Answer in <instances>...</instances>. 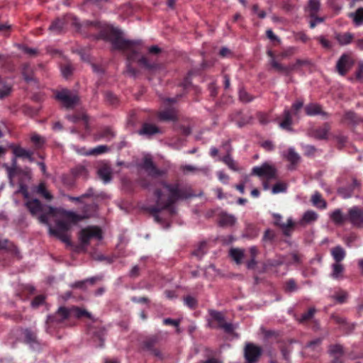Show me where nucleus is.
Returning <instances> with one entry per match:
<instances>
[{
    "label": "nucleus",
    "mask_w": 363,
    "mask_h": 363,
    "mask_svg": "<svg viewBox=\"0 0 363 363\" xmlns=\"http://www.w3.org/2000/svg\"><path fill=\"white\" fill-rule=\"evenodd\" d=\"M90 26L99 28V31L95 38L97 40H104L111 43L112 49L120 50L126 56L127 65L126 71L132 76L135 77L138 70L132 67L133 62H138L140 67L153 72L159 69L160 65L157 60L151 55H158L162 52L161 48L157 45H152L148 48V53L146 55L143 53V42L140 40H126L123 38L122 33L113 27H101L98 22H90Z\"/></svg>",
    "instance_id": "nucleus-1"
},
{
    "label": "nucleus",
    "mask_w": 363,
    "mask_h": 363,
    "mask_svg": "<svg viewBox=\"0 0 363 363\" xmlns=\"http://www.w3.org/2000/svg\"><path fill=\"white\" fill-rule=\"evenodd\" d=\"M161 184L169 192L167 199L162 197V191L160 189L154 191V195L156 197V204L146 208V211L150 213L155 218L157 223H162L163 219L159 213L164 210H167L171 216L175 214L176 211L174 204L179 200L186 199L191 196V194L186 188H180L179 184H169L166 182H162Z\"/></svg>",
    "instance_id": "nucleus-2"
},
{
    "label": "nucleus",
    "mask_w": 363,
    "mask_h": 363,
    "mask_svg": "<svg viewBox=\"0 0 363 363\" xmlns=\"http://www.w3.org/2000/svg\"><path fill=\"white\" fill-rule=\"evenodd\" d=\"M72 317L77 319L86 317L95 323L91 314L85 309L77 306L72 308L60 306L55 314L48 316L46 324L48 328L55 329L72 326L74 325L71 320Z\"/></svg>",
    "instance_id": "nucleus-3"
},
{
    "label": "nucleus",
    "mask_w": 363,
    "mask_h": 363,
    "mask_svg": "<svg viewBox=\"0 0 363 363\" xmlns=\"http://www.w3.org/2000/svg\"><path fill=\"white\" fill-rule=\"evenodd\" d=\"M60 214L62 219L56 220V228H54L60 232H68L71 229L72 224H77L87 217V216H81L72 211L65 209L60 210Z\"/></svg>",
    "instance_id": "nucleus-4"
},
{
    "label": "nucleus",
    "mask_w": 363,
    "mask_h": 363,
    "mask_svg": "<svg viewBox=\"0 0 363 363\" xmlns=\"http://www.w3.org/2000/svg\"><path fill=\"white\" fill-rule=\"evenodd\" d=\"M161 340L160 333L147 335L141 342V349L159 359H163L164 354L160 348Z\"/></svg>",
    "instance_id": "nucleus-5"
},
{
    "label": "nucleus",
    "mask_w": 363,
    "mask_h": 363,
    "mask_svg": "<svg viewBox=\"0 0 363 363\" xmlns=\"http://www.w3.org/2000/svg\"><path fill=\"white\" fill-rule=\"evenodd\" d=\"M210 318L208 319V325L211 328H220L227 333H232L234 327L232 323H226L223 314L218 311L211 309L208 311Z\"/></svg>",
    "instance_id": "nucleus-6"
},
{
    "label": "nucleus",
    "mask_w": 363,
    "mask_h": 363,
    "mask_svg": "<svg viewBox=\"0 0 363 363\" xmlns=\"http://www.w3.org/2000/svg\"><path fill=\"white\" fill-rule=\"evenodd\" d=\"M101 240L102 231L98 226H88L82 229L79 233V239L81 244L86 247L91 239Z\"/></svg>",
    "instance_id": "nucleus-7"
},
{
    "label": "nucleus",
    "mask_w": 363,
    "mask_h": 363,
    "mask_svg": "<svg viewBox=\"0 0 363 363\" xmlns=\"http://www.w3.org/2000/svg\"><path fill=\"white\" fill-rule=\"evenodd\" d=\"M70 21H72L73 25L79 26V23L76 18H72L70 15H65L55 18L50 25L48 30L55 34H61L64 32L65 26Z\"/></svg>",
    "instance_id": "nucleus-8"
},
{
    "label": "nucleus",
    "mask_w": 363,
    "mask_h": 363,
    "mask_svg": "<svg viewBox=\"0 0 363 363\" xmlns=\"http://www.w3.org/2000/svg\"><path fill=\"white\" fill-rule=\"evenodd\" d=\"M55 98L60 101L66 108H73L79 101V96L68 89L58 91Z\"/></svg>",
    "instance_id": "nucleus-9"
},
{
    "label": "nucleus",
    "mask_w": 363,
    "mask_h": 363,
    "mask_svg": "<svg viewBox=\"0 0 363 363\" xmlns=\"http://www.w3.org/2000/svg\"><path fill=\"white\" fill-rule=\"evenodd\" d=\"M362 184L356 178H352L350 183L340 186L337 189V194L342 198L346 199L352 197L355 193H359Z\"/></svg>",
    "instance_id": "nucleus-10"
},
{
    "label": "nucleus",
    "mask_w": 363,
    "mask_h": 363,
    "mask_svg": "<svg viewBox=\"0 0 363 363\" xmlns=\"http://www.w3.org/2000/svg\"><path fill=\"white\" fill-rule=\"evenodd\" d=\"M140 167L144 169L148 176L152 178H157L165 174L166 171L158 169L150 156L143 157Z\"/></svg>",
    "instance_id": "nucleus-11"
},
{
    "label": "nucleus",
    "mask_w": 363,
    "mask_h": 363,
    "mask_svg": "<svg viewBox=\"0 0 363 363\" xmlns=\"http://www.w3.org/2000/svg\"><path fill=\"white\" fill-rule=\"evenodd\" d=\"M347 221L357 228L363 227V209L357 206L349 208L347 213Z\"/></svg>",
    "instance_id": "nucleus-12"
},
{
    "label": "nucleus",
    "mask_w": 363,
    "mask_h": 363,
    "mask_svg": "<svg viewBox=\"0 0 363 363\" xmlns=\"http://www.w3.org/2000/svg\"><path fill=\"white\" fill-rule=\"evenodd\" d=\"M262 350L260 347L249 342L245 345L244 349V357L247 362L256 363L262 355Z\"/></svg>",
    "instance_id": "nucleus-13"
},
{
    "label": "nucleus",
    "mask_w": 363,
    "mask_h": 363,
    "mask_svg": "<svg viewBox=\"0 0 363 363\" xmlns=\"http://www.w3.org/2000/svg\"><path fill=\"white\" fill-rule=\"evenodd\" d=\"M252 173L259 177L269 179L275 177L277 171L273 166L264 163L259 167H255L252 169Z\"/></svg>",
    "instance_id": "nucleus-14"
},
{
    "label": "nucleus",
    "mask_w": 363,
    "mask_h": 363,
    "mask_svg": "<svg viewBox=\"0 0 363 363\" xmlns=\"http://www.w3.org/2000/svg\"><path fill=\"white\" fill-rule=\"evenodd\" d=\"M352 65V61L348 55H342L336 63V69L341 76H345Z\"/></svg>",
    "instance_id": "nucleus-15"
},
{
    "label": "nucleus",
    "mask_w": 363,
    "mask_h": 363,
    "mask_svg": "<svg viewBox=\"0 0 363 363\" xmlns=\"http://www.w3.org/2000/svg\"><path fill=\"white\" fill-rule=\"evenodd\" d=\"M319 218L318 214L313 211L308 210L303 213L301 218L296 221V226L306 227L315 223Z\"/></svg>",
    "instance_id": "nucleus-16"
},
{
    "label": "nucleus",
    "mask_w": 363,
    "mask_h": 363,
    "mask_svg": "<svg viewBox=\"0 0 363 363\" xmlns=\"http://www.w3.org/2000/svg\"><path fill=\"white\" fill-rule=\"evenodd\" d=\"M274 224L277 226H279L280 228L282 230L283 233L286 236H289L291 235L293 228L294 226V222L291 218L288 219L286 223H284L282 221V218L281 216L278 214H275L274 216Z\"/></svg>",
    "instance_id": "nucleus-17"
},
{
    "label": "nucleus",
    "mask_w": 363,
    "mask_h": 363,
    "mask_svg": "<svg viewBox=\"0 0 363 363\" xmlns=\"http://www.w3.org/2000/svg\"><path fill=\"white\" fill-rule=\"evenodd\" d=\"M89 333L92 335V337L95 342H97V347H103L104 345V337L106 335V330L102 327H89Z\"/></svg>",
    "instance_id": "nucleus-18"
},
{
    "label": "nucleus",
    "mask_w": 363,
    "mask_h": 363,
    "mask_svg": "<svg viewBox=\"0 0 363 363\" xmlns=\"http://www.w3.org/2000/svg\"><path fill=\"white\" fill-rule=\"evenodd\" d=\"M323 339L320 337L310 341L304 347V350L302 353L311 355L313 357H316L321 350L320 345Z\"/></svg>",
    "instance_id": "nucleus-19"
},
{
    "label": "nucleus",
    "mask_w": 363,
    "mask_h": 363,
    "mask_svg": "<svg viewBox=\"0 0 363 363\" xmlns=\"http://www.w3.org/2000/svg\"><path fill=\"white\" fill-rule=\"evenodd\" d=\"M116 136V133L110 126H104L100 128L94 134V140H105L106 141L111 140Z\"/></svg>",
    "instance_id": "nucleus-20"
},
{
    "label": "nucleus",
    "mask_w": 363,
    "mask_h": 363,
    "mask_svg": "<svg viewBox=\"0 0 363 363\" xmlns=\"http://www.w3.org/2000/svg\"><path fill=\"white\" fill-rule=\"evenodd\" d=\"M330 130V125H329V123H324L323 126L312 130L311 135L313 138L317 140H328Z\"/></svg>",
    "instance_id": "nucleus-21"
},
{
    "label": "nucleus",
    "mask_w": 363,
    "mask_h": 363,
    "mask_svg": "<svg viewBox=\"0 0 363 363\" xmlns=\"http://www.w3.org/2000/svg\"><path fill=\"white\" fill-rule=\"evenodd\" d=\"M295 109V103L291 106V110L285 109L282 115V119L279 123V126L286 130H291L292 125L291 111Z\"/></svg>",
    "instance_id": "nucleus-22"
},
{
    "label": "nucleus",
    "mask_w": 363,
    "mask_h": 363,
    "mask_svg": "<svg viewBox=\"0 0 363 363\" xmlns=\"http://www.w3.org/2000/svg\"><path fill=\"white\" fill-rule=\"evenodd\" d=\"M26 206L32 216H36L43 211V204L38 199H33L26 202Z\"/></svg>",
    "instance_id": "nucleus-23"
},
{
    "label": "nucleus",
    "mask_w": 363,
    "mask_h": 363,
    "mask_svg": "<svg viewBox=\"0 0 363 363\" xmlns=\"http://www.w3.org/2000/svg\"><path fill=\"white\" fill-rule=\"evenodd\" d=\"M158 118L162 121H175L177 120L176 110L173 107L167 108L159 113Z\"/></svg>",
    "instance_id": "nucleus-24"
},
{
    "label": "nucleus",
    "mask_w": 363,
    "mask_h": 363,
    "mask_svg": "<svg viewBox=\"0 0 363 363\" xmlns=\"http://www.w3.org/2000/svg\"><path fill=\"white\" fill-rule=\"evenodd\" d=\"M306 113L308 116H313L316 115H321L323 117H328L329 114L327 112L323 111L320 105L317 104H309L305 107Z\"/></svg>",
    "instance_id": "nucleus-25"
},
{
    "label": "nucleus",
    "mask_w": 363,
    "mask_h": 363,
    "mask_svg": "<svg viewBox=\"0 0 363 363\" xmlns=\"http://www.w3.org/2000/svg\"><path fill=\"white\" fill-rule=\"evenodd\" d=\"M329 217L337 225H342L347 221V214H344L340 208L335 209L330 213Z\"/></svg>",
    "instance_id": "nucleus-26"
},
{
    "label": "nucleus",
    "mask_w": 363,
    "mask_h": 363,
    "mask_svg": "<svg viewBox=\"0 0 363 363\" xmlns=\"http://www.w3.org/2000/svg\"><path fill=\"white\" fill-rule=\"evenodd\" d=\"M236 218L231 214L222 213L219 216V225L222 227L233 226L236 223Z\"/></svg>",
    "instance_id": "nucleus-27"
},
{
    "label": "nucleus",
    "mask_w": 363,
    "mask_h": 363,
    "mask_svg": "<svg viewBox=\"0 0 363 363\" xmlns=\"http://www.w3.org/2000/svg\"><path fill=\"white\" fill-rule=\"evenodd\" d=\"M12 91V85L6 79L0 77V100L9 96Z\"/></svg>",
    "instance_id": "nucleus-28"
},
{
    "label": "nucleus",
    "mask_w": 363,
    "mask_h": 363,
    "mask_svg": "<svg viewBox=\"0 0 363 363\" xmlns=\"http://www.w3.org/2000/svg\"><path fill=\"white\" fill-rule=\"evenodd\" d=\"M311 201L313 206L319 209H325L327 208L326 201L323 199L322 195L318 191H315L313 194Z\"/></svg>",
    "instance_id": "nucleus-29"
},
{
    "label": "nucleus",
    "mask_w": 363,
    "mask_h": 363,
    "mask_svg": "<svg viewBox=\"0 0 363 363\" xmlns=\"http://www.w3.org/2000/svg\"><path fill=\"white\" fill-rule=\"evenodd\" d=\"M98 175L99 178L105 183L107 184L111 182L112 179L111 169L105 165L100 167L98 170Z\"/></svg>",
    "instance_id": "nucleus-30"
},
{
    "label": "nucleus",
    "mask_w": 363,
    "mask_h": 363,
    "mask_svg": "<svg viewBox=\"0 0 363 363\" xmlns=\"http://www.w3.org/2000/svg\"><path fill=\"white\" fill-rule=\"evenodd\" d=\"M160 133V129L155 125L145 123L142 128L139 130L140 135H145L148 136H151L156 133Z\"/></svg>",
    "instance_id": "nucleus-31"
},
{
    "label": "nucleus",
    "mask_w": 363,
    "mask_h": 363,
    "mask_svg": "<svg viewBox=\"0 0 363 363\" xmlns=\"http://www.w3.org/2000/svg\"><path fill=\"white\" fill-rule=\"evenodd\" d=\"M328 354L333 358H341L344 355L343 346L340 344L331 345L328 347Z\"/></svg>",
    "instance_id": "nucleus-32"
},
{
    "label": "nucleus",
    "mask_w": 363,
    "mask_h": 363,
    "mask_svg": "<svg viewBox=\"0 0 363 363\" xmlns=\"http://www.w3.org/2000/svg\"><path fill=\"white\" fill-rule=\"evenodd\" d=\"M0 67L7 72H12L14 69L12 60L9 55L0 54Z\"/></svg>",
    "instance_id": "nucleus-33"
},
{
    "label": "nucleus",
    "mask_w": 363,
    "mask_h": 363,
    "mask_svg": "<svg viewBox=\"0 0 363 363\" xmlns=\"http://www.w3.org/2000/svg\"><path fill=\"white\" fill-rule=\"evenodd\" d=\"M335 38L340 45H347L352 41L354 35L350 33H337Z\"/></svg>",
    "instance_id": "nucleus-34"
},
{
    "label": "nucleus",
    "mask_w": 363,
    "mask_h": 363,
    "mask_svg": "<svg viewBox=\"0 0 363 363\" xmlns=\"http://www.w3.org/2000/svg\"><path fill=\"white\" fill-rule=\"evenodd\" d=\"M35 191L37 194L40 195L48 201H51L53 199L52 195L48 191L45 183L41 182L35 188Z\"/></svg>",
    "instance_id": "nucleus-35"
},
{
    "label": "nucleus",
    "mask_w": 363,
    "mask_h": 363,
    "mask_svg": "<svg viewBox=\"0 0 363 363\" xmlns=\"http://www.w3.org/2000/svg\"><path fill=\"white\" fill-rule=\"evenodd\" d=\"M48 232L50 235L57 238L62 242L67 244L70 243V238L69 236L67 234V232H60L59 230H55L51 226H50Z\"/></svg>",
    "instance_id": "nucleus-36"
},
{
    "label": "nucleus",
    "mask_w": 363,
    "mask_h": 363,
    "mask_svg": "<svg viewBox=\"0 0 363 363\" xmlns=\"http://www.w3.org/2000/svg\"><path fill=\"white\" fill-rule=\"evenodd\" d=\"M281 155L283 158L290 163L289 168L294 169L295 164V149L290 147L286 151H283Z\"/></svg>",
    "instance_id": "nucleus-37"
},
{
    "label": "nucleus",
    "mask_w": 363,
    "mask_h": 363,
    "mask_svg": "<svg viewBox=\"0 0 363 363\" xmlns=\"http://www.w3.org/2000/svg\"><path fill=\"white\" fill-rule=\"evenodd\" d=\"M331 255L335 259V262H340L345 257V251L340 245L333 247L331 250Z\"/></svg>",
    "instance_id": "nucleus-38"
},
{
    "label": "nucleus",
    "mask_w": 363,
    "mask_h": 363,
    "mask_svg": "<svg viewBox=\"0 0 363 363\" xmlns=\"http://www.w3.org/2000/svg\"><path fill=\"white\" fill-rule=\"evenodd\" d=\"M11 149L16 157L26 159V157H30L29 152L30 150H26L20 145H11Z\"/></svg>",
    "instance_id": "nucleus-39"
},
{
    "label": "nucleus",
    "mask_w": 363,
    "mask_h": 363,
    "mask_svg": "<svg viewBox=\"0 0 363 363\" xmlns=\"http://www.w3.org/2000/svg\"><path fill=\"white\" fill-rule=\"evenodd\" d=\"M349 17H350L352 19L355 26H359L362 25L363 8H359L354 13H350Z\"/></svg>",
    "instance_id": "nucleus-40"
},
{
    "label": "nucleus",
    "mask_w": 363,
    "mask_h": 363,
    "mask_svg": "<svg viewBox=\"0 0 363 363\" xmlns=\"http://www.w3.org/2000/svg\"><path fill=\"white\" fill-rule=\"evenodd\" d=\"M24 341L27 344H33L37 342L36 333L31 329L26 328L23 330Z\"/></svg>",
    "instance_id": "nucleus-41"
},
{
    "label": "nucleus",
    "mask_w": 363,
    "mask_h": 363,
    "mask_svg": "<svg viewBox=\"0 0 363 363\" xmlns=\"http://www.w3.org/2000/svg\"><path fill=\"white\" fill-rule=\"evenodd\" d=\"M21 73L26 82H31L33 80V72L30 65L27 63L22 65Z\"/></svg>",
    "instance_id": "nucleus-42"
},
{
    "label": "nucleus",
    "mask_w": 363,
    "mask_h": 363,
    "mask_svg": "<svg viewBox=\"0 0 363 363\" xmlns=\"http://www.w3.org/2000/svg\"><path fill=\"white\" fill-rule=\"evenodd\" d=\"M348 297V293L346 291L342 289L338 290L332 296V298L340 304L345 303Z\"/></svg>",
    "instance_id": "nucleus-43"
},
{
    "label": "nucleus",
    "mask_w": 363,
    "mask_h": 363,
    "mask_svg": "<svg viewBox=\"0 0 363 363\" xmlns=\"http://www.w3.org/2000/svg\"><path fill=\"white\" fill-rule=\"evenodd\" d=\"M69 119L74 123L78 121H83L86 126L88 125L89 123V117L88 116L84 113H77L76 114H73L72 116H68Z\"/></svg>",
    "instance_id": "nucleus-44"
},
{
    "label": "nucleus",
    "mask_w": 363,
    "mask_h": 363,
    "mask_svg": "<svg viewBox=\"0 0 363 363\" xmlns=\"http://www.w3.org/2000/svg\"><path fill=\"white\" fill-rule=\"evenodd\" d=\"M110 148L105 145H98L94 148H92L86 153V155H99L105 152H108Z\"/></svg>",
    "instance_id": "nucleus-45"
},
{
    "label": "nucleus",
    "mask_w": 363,
    "mask_h": 363,
    "mask_svg": "<svg viewBox=\"0 0 363 363\" xmlns=\"http://www.w3.org/2000/svg\"><path fill=\"white\" fill-rule=\"evenodd\" d=\"M206 242H201L197 247L193 251L192 255L201 259L206 253Z\"/></svg>",
    "instance_id": "nucleus-46"
},
{
    "label": "nucleus",
    "mask_w": 363,
    "mask_h": 363,
    "mask_svg": "<svg viewBox=\"0 0 363 363\" xmlns=\"http://www.w3.org/2000/svg\"><path fill=\"white\" fill-rule=\"evenodd\" d=\"M332 269L331 277L335 279H339L344 271V267L340 262L334 263L332 265Z\"/></svg>",
    "instance_id": "nucleus-47"
},
{
    "label": "nucleus",
    "mask_w": 363,
    "mask_h": 363,
    "mask_svg": "<svg viewBox=\"0 0 363 363\" xmlns=\"http://www.w3.org/2000/svg\"><path fill=\"white\" fill-rule=\"evenodd\" d=\"M230 255L237 264H240L244 257V252L240 249L233 248L230 250Z\"/></svg>",
    "instance_id": "nucleus-48"
},
{
    "label": "nucleus",
    "mask_w": 363,
    "mask_h": 363,
    "mask_svg": "<svg viewBox=\"0 0 363 363\" xmlns=\"http://www.w3.org/2000/svg\"><path fill=\"white\" fill-rule=\"evenodd\" d=\"M308 6L311 13V17H313L320 10V0H308Z\"/></svg>",
    "instance_id": "nucleus-49"
},
{
    "label": "nucleus",
    "mask_w": 363,
    "mask_h": 363,
    "mask_svg": "<svg viewBox=\"0 0 363 363\" xmlns=\"http://www.w3.org/2000/svg\"><path fill=\"white\" fill-rule=\"evenodd\" d=\"M0 250H6L12 252H17L16 247L11 242L9 241L6 239H0Z\"/></svg>",
    "instance_id": "nucleus-50"
},
{
    "label": "nucleus",
    "mask_w": 363,
    "mask_h": 363,
    "mask_svg": "<svg viewBox=\"0 0 363 363\" xmlns=\"http://www.w3.org/2000/svg\"><path fill=\"white\" fill-rule=\"evenodd\" d=\"M315 313V308H309V310L307 312H306L301 315V318L298 320V322L301 323H303L310 320H312L314 316Z\"/></svg>",
    "instance_id": "nucleus-51"
},
{
    "label": "nucleus",
    "mask_w": 363,
    "mask_h": 363,
    "mask_svg": "<svg viewBox=\"0 0 363 363\" xmlns=\"http://www.w3.org/2000/svg\"><path fill=\"white\" fill-rule=\"evenodd\" d=\"M4 167L6 169L8 176L10 179H12L17 174H18L21 172V169L19 167H12V166H9L7 164H5Z\"/></svg>",
    "instance_id": "nucleus-52"
},
{
    "label": "nucleus",
    "mask_w": 363,
    "mask_h": 363,
    "mask_svg": "<svg viewBox=\"0 0 363 363\" xmlns=\"http://www.w3.org/2000/svg\"><path fill=\"white\" fill-rule=\"evenodd\" d=\"M267 54L272 58V60H271L272 67L278 72H284L285 68L274 59V56L272 51L269 50L267 52Z\"/></svg>",
    "instance_id": "nucleus-53"
},
{
    "label": "nucleus",
    "mask_w": 363,
    "mask_h": 363,
    "mask_svg": "<svg viewBox=\"0 0 363 363\" xmlns=\"http://www.w3.org/2000/svg\"><path fill=\"white\" fill-rule=\"evenodd\" d=\"M222 161L232 170L237 171L238 167L235 162L231 157L230 155L228 153L225 156H224L222 159Z\"/></svg>",
    "instance_id": "nucleus-54"
},
{
    "label": "nucleus",
    "mask_w": 363,
    "mask_h": 363,
    "mask_svg": "<svg viewBox=\"0 0 363 363\" xmlns=\"http://www.w3.org/2000/svg\"><path fill=\"white\" fill-rule=\"evenodd\" d=\"M239 99L243 103H249L254 99V97L251 96L248 92H247L245 89H241L239 91Z\"/></svg>",
    "instance_id": "nucleus-55"
},
{
    "label": "nucleus",
    "mask_w": 363,
    "mask_h": 363,
    "mask_svg": "<svg viewBox=\"0 0 363 363\" xmlns=\"http://www.w3.org/2000/svg\"><path fill=\"white\" fill-rule=\"evenodd\" d=\"M45 301V296L43 294L36 296L31 301V306L34 308L43 305Z\"/></svg>",
    "instance_id": "nucleus-56"
},
{
    "label": "nucleus",
    "mask_w": 363,
    "mask_h": 363,
    "mask_svg": "<svg viewBox=\"0 0 363 363\" xmlns=\"http://www.w3.org/2000/svg\"><path fill=\"white\" fill-rule=\"evenodd\" d=\"M30 140L36 148L41 147L45 143V140L38 134H33L30 138Z\"/></svg>",
    "instance_id": "nucleus-57"
},
{
    "label": "nucleus",
    "mask_w": 363,
    "mask_h": 363,
    "mask_svg": "<svg viewBox=\"0 0 363 363\" xmlns=\"http://www.w3.org/2000/svg\"><path fill=\"white\" fill-rule=\"evenodd\" d=\"M105 97H106V101L112 106H116L118 103V97L115 94H113L112 92H110V91L106 92Z\"/></svg>",
    "instance_id": "nucleus-58"
},
{
    "label": "nucleus",
    "mask_w": 363,
    "mask_h": 363,
    "mask_svg": "<svg viewBox=\"0 0 363 363\" xmlns=\"http://www.w3.org/2000/svg\"><path fill=\"white\" fill-rule=\"evenodd\" d=\"M19 50H22L24 53L30 56H35L38 54V50L29 48L25 45H18Z\"/></svg>",
    "instance_id": "nucleus-59"
},
{
    "label": "nucleus",
    "mask_w": 363,
    "mask_h": 363,
    "mask_svg": "<svg viewBox=\"0 0 363 363\" xmlns=\"http://www.w3.org/2000/svg\"><path fill=\"white\" fill-rule=\"evenodd\" d=\"M321 46L325 49H330L333 46L332 43L328 40L324 35H320L315 38Z\"/></svg>",
    "instance_id": "nucleus-60"
},
{
    "label": "nucleus",
    "mask_w": 363,
    "mask_h": 363,
    "mask_svg": "<svg viewBox=\"0 0 363 363\" xmlns=\"http://www.w3.org/2000/svg\"><path fill=\"white\" fill-rule=\"evenodd\" d=\"M96 208V206L94 204H86L82 208L83 215L82 216H87V217L85 218H89L91 216V213L89 211H95Z\"/></svg>",
    "instance_id": "nucleus-61"
},
{
    "label": "nucleus",
    "mask_w": 363,
    "mask_h": 363,
    "mask_svg": "<svg viewBox=\"0 0 363 363\" xmlns=\"http://www.w3.org/2000/svg\"><path fill=\"white\" fill-rule=\"evenodd\" d=\"M344 119L354 123L357 121L356 113L351 111H347L344 115Z\"/></svg>",
    "instance_id": "nucleus-62"
},
{
    "label": "nucleus",
    "mask_w": 363,
    "mask_h": 363,
    "mask_svg": "<svg viewBox=\"0 0 363 363\" xmlns=\"http://www.w3.org/2000/svg\"><path fill=\"white\" fill-rule=\"evenodd\" d=\"M184 302H185V304L191 308H195L197 305L196 300L191 296H187L184 298Z\"/></svg>",
    "instance_id": "nucleus-63"
},
{
    "label": "nucleus",
    "mask_w": 363,
    "mask_h": 363,
    "mask_svg": "<svg viewBox=\"0 0 363 363\" xmlns=\"http://www.w3.org/2000/svg\"><path fill=\"white\" fill-rule=\"evenodd\" d=\"M355 76L357 79L359 81L363 80V61L359 62Z\"/></svg>",
    "instance_id": "nucleus-64"
}]
</instances>
